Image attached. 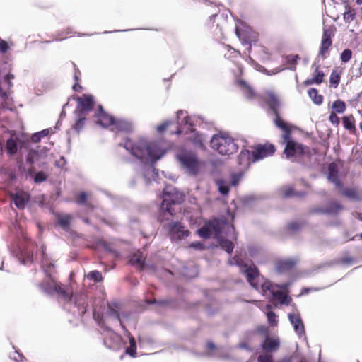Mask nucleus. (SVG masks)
<instances>
[{
  "label": "nucleus",
  "instance_id": "a18cd8bd",
  "mask_svg": "<svg viewBox=\"0 0 362 362\" xmlns=\"http://www.w3.org/2000/svg\"><path fill=\"white\" fill-rule=\"evenodd\" d=\"M244 173L245 172L240 170L238 173H233L231 175V184L234 186L237 185L240 179L243 177Z\"/></svg>",
  "mask_w": 362,
  "mask_h": 362
},
{
  "label": "nucleus",
  "instance_id": "e2e57ef3",
  "mask_svg": "<svg viewBox=\"0 0 362 362\" xmlns=\"http://www.w3.org/2000/svg\"><path fill=\"white\" fill-rule=\"evenodd\" d=\"M341 262L343 264H350L354 262V259L352 257H344L341 258Z\"/></svg>",
  "mask_w": 362,
  "mask_h": 362
},
{
  "label": "nucleus",
  "instance_id": "de8ad7c7",
  "mask_svg": "<svg viewBox=\"0 0 362 362\" xmlns=\"http://www.w3.org/2000/svg\"><path fill=\"white\" fill-rule=\"evenodd\" d=\"M351 57H352L351 50L349 49H346L341 52V54L340 55V59L343 62L346 63L351 59Z\"/></svg>",
  "mask_w": 362,
  "mask_h": 362
},
{
  "label": "nucleus",
  "instance_id": "58836bf2",
  "mask_svg": "<svg viewBox=\"0 0 362 362\" xmlns=\"http://www.w3.org/2000/svg\"><path fill=\"white\" fill-rule=\"evenodd\" d=\"M130 346L127 348L125 353L132 357H135L136 355V344L133 337L129 338Z\"/></svg>",
  "mask_w": 362,
  "mask_h": 362
},
{
  "label": "nucleus",
  "instance_id": "393cba45",
  "mask_svg": "<svg viewBox=\"0 0 362 362\" xmlns=\"http://www.w3.org/2000/svg\"><path fill=\"white\" fill-rule=\"evenodd\" d=\"M75 122L71 125V129L74 131L76 133L79 132L84 128L88 115H83V113H78L74 112Z\"/></svg>",
  "mask_w": 362,
  "mask_h": 362
},
{
  "label": "nucleus",
  "instance_id": "bf43d9fd",
  "mask_svg": "<svg viewBox=\"0 0 362 362\" xmlns=\"http://www.w3.org/2000/svg\"><path fill=\"white\" fill-rule=\"evenodd\" d=\"M170 124V122L166 121L157 127V131L159 133H162L166 130V129L168 127V126Z\"/></svg>",
  "mask_w": 362,
  "mask_h": 362
},
{
  "label": "nucleus",
  "instance_id": "3c124183",
  "mask_svg": "<svg viewBox=\"0 0 362 362\" xmlns=\"http://www.w3.org/2000/svg\"><path fill=\"white\" fill-rule=\"evenodd\" d=\"M88 194L85 192H82L78 194L76 199V202L78 204L82 205L87 202Z\"/></svg>",
  "mask_w": 362,
  "mask_h": 362
},
{
  "label": "nucleus",
  "instance_id": "5701e85b",
  "mask_svg": "<svg viewBox=\"0 0 362 362\" xmlns=\"http://www.w3.org/2000/svg\"><path fill=\"white\" fill-rule=\"evenodd\" d=\"M313 76V78H308L303 82L305 86H310L314 83L320 84L323 82L325 74L320 69V65L315 66Z\"/></svg>",
  "mask_w": 362,
  "mask_h": 362
},
{
  "label": "nucleus",
  "instance_id": "473e14b6",
  "mask_svg": "<svg viewBox=\"0 0 362 362\" xmlns=\"http://www.w3.org/2000/svg\"><path fill=\"white\" fill-rule=\"evenodd\" d=\"M193 134L188 138V140L192 142L195 146L199 148H204V139L202 134L195 132L194 129H192L191 130Z\"/></svg>",
  "mask_w": 362,
  "mask_h": 362
},
{
  "label": "nucleus",
  "instance_id": "37998d69",
  "mask_svg": "<svg viewBox=\"0 0 362 362\" xmlns=\"http://www.w3.org/2000/svg\"><path fill=\"white\" fill-rule=\"evenodd\" d=\"M268 322L271 326L275 327L278 325V316L273 311H269L267 314Z\"/></svg>",
  "mask_w": 362,
  "mask_h": 362
},
{
  "label": "nucleus",
  "instance_id": "2f4dec72",
  "mask_svg": "<svg viewBox=\"0 0 362 362\" xmlns=\"http://www.w3.org/2000/svg\"><path fill=\"white\" fill-rule=\"evenodd\" d=\"M344 127L351 132L355 133L356 131L355 126V119L352 115L344 116L342 117Z\"/></svg>",
  "mask_w": 362,
  "mask_h": 362
},
{
  "label": "nucleus",
  "instance_id": "09e8293b",
  "mask_svg": "<svg viewBox=\"0 0 362 362\" xmlns=\"http://www.w3.org/2000/svg\"><path fill=\"white\" fill-rule=\"evenodd\" d=\"M47 179V175L43 171L37 173L34 177V181L36 183H41Z\"/></svg>",
  "mask_w": 362,
  "mask_h": 362
},
{
  "label": "nucleus",
  "instance_id": "6ab92c4d",
  "mask_svg": "<svg viewBox=\"0 0 362 362\" xmlns=\"http://www.w3.org/2000/svg\"><path fill=\"white\" fill-rule=\"evenodd\" d=\"M288 319L293 326L295 332L298 335H302L305 333L303 322L298 313L288 314Z\"/></svg>",
  "mask_w": 362,
  "mask_h": 362
},
{
  "label": "nucleus",
  "instance_id": "4d7b16f0",
  "mask_svg": "<svg viewBox=\"0 0 362 362\" xmlns=\"http://www.w3.org/2000/svg\"><path fill=\"white\" fill-rule=\"evenodd\" d=\"M108 308H109V315L115 317L119 322H121L120 315H119V312L117 310L112 308L110 305H108Z\"/></svg>",
  "mask_w": 362,
  "mask_h": 362
},
{
  "label": "nucleus",
  "instance_id": "7c9ffc66",
  "mask_svg": "<svg viewBox=\"0 0 362 362\" xmlns=\"http://www.w3.org/2000/svg\"><path fill=\"white\" fill-rule=\"evenodd\" d=\"M236 85L243 90L247 98H252L255 95V93L252 87L244 80H237Z\"/></svg>",
  "mask_w": 362,
  "mask_h": 362
},
{
  "label": "nucleus",
  "instance_id": "4c0bfd02",
  "mask_svg": "<svg viewBox=\"0 0 362 362\" xmlns=\"http://www.w3.org/2000/svg\"><path fill=\"white\" fill-rule=\"evenodd\" d=\"M220 246L222 249L226 251L228 253H231L234 249V244L232 241L221 238L218 241Z\"/></svg>",
  "mask_w": 362,
  "mask_h": 362
},
{
  "label": "nucleus",
  "instance_id": "cd10ccee",
  "mask_svg": "<svg viewBox=\"0 0 362 362\" xmlns=\"http://www.w3.org/2000/svg\"><path fill=\"white\" fill-rule=\"evenodd\" d=\"M54 293L59 294L61 296V298L66 302H69L71 300V291L60 283H59L58 285L57 286Z\"/></svg>",
  "mask_w": 362,
  "mask_h": 362
},
{
  "label": "nucleus",
  "instance_id": "c756f323",
  "mask_svg": "<svg viewBox=\"0 0 362 362\" xmlns=\"http://www.w3.org/2000/svg\"><path fill=\"white\" fill-rule=\"evenodd\" d=\"M281 195L285 197H303L305 195V192H296L292 186H285L281 189Z\"/></svg>",
  "mask_w": 362,
  "mask_h": 362
},
{
  "label": "nucleus",
  "instance_id": "20e7f679",
  "mask_svg": "<svg viewBox=\"0 0 362 362\" xmlns=\"http://www.w3.org/2000/svg\"><path fill=\"white\" fill-rule=\"evenodd\" d=\"M261 289L262 294L269 298L273 303L278 302L286 305H288L290 303L291 298L288 295L279 290L278 285L273 284L269 281H264L262 283Z\"/></svg>",
  "mask_w": 362,
  "mask_h": 362
},
{
  "label": "nucleus",
  "instance_id": "864d4df0",
  "mask_svg": "<svg viewBox=\"0 0 362 362\" xmlns=\"http://www.w3.org/2000/svg\"><path fill=\"white\" fill-rule=\"evenodd\" d=\"M329 120L332 124L335 125L336 127H337L340 123V119L339 117L337 115V113L334 112H332L330 113Z\"/></svg>",
  "mask_w": 362,
  "mask_h": 362
},
{
  "label": "nucleus",
  "instance_id": "5fc2aeb1",
  "mask_svg": "<svg viewBox=\"0 0 362 362\" xmlns=\"http://www.w3.org/2000/svg\"><path fill=\"white\" fill-rule=\"evenodd\" d=\"M257 361L258 362H274L272 355L268 354L259 355L257 357Z\"/></svg>",
  "mask_w": 362,
  "mask_h": 362
},
{
  "label": "nucleus",
  "instance_id": "ea45409f",
  "mask_svg": "<svg viewBox=\"0 0 362 362\" xmlns=\"http://www.w3.org/2000/svg\"><path fill=\"white\" fill-rule=\"evenodd\" d=\"M356 14V11L354 8L350 6H346V11L344 13V20L349 23L355 18Z\"/></svg>",
  "mask_w": 362,
  "mask_h": 362
},
{
  "label": "nucleus",
  "instance_id": "f3484780",
  "mask_svg": "<svg viewBox=\"0 0 362 362\" xmlns=\"http://www.w3.org/2000/svg\"><path fill=\"white\" fill-rule=\"evenodd\" d=\"M58 282L51 274L47 275V279L43 280L39 284V287L42 291L47 294H53L56 290Z\"/></svg>",
  "mask_w": 362,
  "mask_h": 362
},
{
  "label": "nucleus",
  "instance_id": "ddd939ff",
  "mask_svg": "<svg viewBox=\"0 0 362 362\" xmlns=\"http://www.w3.org/2000/svg\"><path fill=\"white\" fill-rule=\"evenodd\" d=\"M235 34L243 44L250 45L257 40L258 34L250 28H235Z\"/></svg>",
  "mask_w": 362,
  "mask_h": 362
},
{
  "label": "nucleus",
  "instance_id": "603ef678",
  "mask_svg": "<svg viewBox=\"0 0 362 362\" xmlns=\"http://www.w3.org/2000/svg\"><path fill=\"white\" fill-rule=\"evenodd\" d=\"M310 214H327L326 206H314L309 211Z\"/></svg>",
  "mask_w": 362,
  "mask_h": 362
},
{
  "label": "nucleus",
  "instance_id": "423d86ee",
  "mask_svg": "<svg viewBox=\"0 0 362 362\" xmlns=\"http://www.w3.org/2000/svg\"><path fill=\"white\" fill-rule=\"evenodd\" d=\"M221 233V223L218 219H213L197 230V234L204 239L211 237L218 238Z\"/></svg>",
  "mask_w": 362,
  "mask_h": 362
},
{
  "label": "nucleus",
  "instance_id": "e433bc0d",
  "mask_svg": "<svg viewBox=\"0 0 362 362\" xmlns=\"http://www.w3.org/2000/svg\"><path fill=\"white\" fill-rule=\"evenodd\" d=\"M6 150L9 155L15 154L18 151L17 141L13 138H10L6 141Z\"/></svg>",
  "mask_w": 362,
  "mask_h": 362
},
{
  "label": "nucleus",
  "instance_id": "6e6552de",
  "mask_svg": "<svg viewBox=\"0 0 362 362\" xmlns=\"http://www.w3.org/2000/svg\"><path fill=\"white\" fill-rule=\"evenodd\" d=\"M177 159L191 173L196 175L200 168V162L197 156L191 152H183L177 155Z\"/></svg>",
  "mask_w": 362,
  "mask_h": 362
},
{
  "label": "nucleus",
  "instance_id": "a878e982",
  "mask_svg": "<svg viewBox=\"0 0 362 362\" xmlns=\"http://www.w3.org/2000/svg\"><path fill=\"white\" fill-rule=\"evenodd\" d=\"M111 127L112 130L115 132H129L132 129V126L129 122L122 119H116L115 118Z\"/></svg>",
  "mask_w": 362,
  "mask_h": 362
},
{
  "label": "nucleus",
  "instance_id": "4be33fe9",
  "mask_svg": "<svg viewBox=\"0 0 362 362\" xmlns=\"http://www.w3.org/2000/svg\"><path fill=\"white\" fill-rule=\"evenodd\" d=\"M327 178L329 181L333 182L337 188H341L342 184L338 176V167L335 163H331L328 167Z\"/></svg>",
  "mask_w": 362,
  "mask_h": 362
},
{
  "label": "nucleus",
  "instance_id": "bb28decb",
  "mask_svg": "<svg viewBox=\"0 0 362 362\" xmlns=\"http://www.w3.org/2000/svg\"><path fill=\"white\" fill-rule=\"evenodd\" d=\"M344 209V206L339 202H330L326 206L327 215L336 216Z\"/></svg>",
  "mask_w": 362,
  "mask_h": 362
},
{
  "label": "nucleus",
  "instance_id": "dca6fc26",
  "mask_svg": "<svg viewBox=\"0 0 362 362\" xmlns=\"http://www.w3.org/2000/svg\"><path fill=\"white\" fill-rule=\"evenodd\" d=\"M255 161L253 160V153L249 150H242L238 156L239 170L243 172L247 170L251 163Z\"/></svg>",
  "mask_w": 362,
  "mask_h": 362
},
{
  "label": "nucleus",
  "instance_id": "6e6d98bb",
  "mask_svg": "<svg viewBox=\"0 0 362 362\" xmlns=\"http://www.w3.org/2000/svg\"><path fill=\"white\" fill-rule=\"evenodd\" d=\"M287 228L288 230L294 232L299 230L301 228V224L298 222L293 221L288 223Z\"/></svg>",
  "mask_w": 362,
  "mask_h": 362
},
{
  "label": "nucleus",
  "instance_id": "7ed1b4c3",
  "mask_svg": "<svg viewBox=\"0 0 362 362\" xmlns=\"http://www.w3.org/2000/svg\"><path fill=\"white\" fill-rule=\"evenodd\" d=\"M211 148L221 155H230L238 151L234 139L226 135H215L211 140Z\"/></svg>",
  "mask_w": 362,
  "mask_h": 362
},
{
  "label": "nucleus",
  "instance_id": "c85d7f7f",
  "mask_svg": "<svg viewBox=\"0 0 362 362\" xmlns=\"http://www.w3.org/2000/svg\"><path fill=\"white\" fill-rule=\"evenodd\" d=\"M25 196L26 194L23 193H16L11 194L12 201L18 209H23L25 208L26 202L28 201V199H26Z\"/></svg>",
  "mask_w": 362,
  "mask_h": 362
},
{
  "label": "nucleus",
  "instance_id": "774afa93",
  "mask_svg": "<svg viewBox=\"0 0 362 362\" xmlns=\"http://www.w3.org/2000/svg\"><path fill=\"white\" fill-rule=\"evenodd\" d=\"M87 303H83L81 305H78V310L83 315L86 312Z\"/></svg>",
  "mask_w": 362,
  "mask_h": 362
},
{
  "label": "nucleus",
  "instance_id": "72a5a7b5",
  "mask_svg": "<svg viewBox=\"0 0 362 362\" xmlns=\"http://www.w3.org/2000/svg\"><path fill=\"white\" fill-rule=\"evenodd\" d=\"M342 71L339 69V68H334L329 77V83L334 88H337L340 82L341 74Z\"/></svg>",
  "mask_w": 362,
  "mask_h": 362
},
{
  "label": "nucleus",
  "instance_id": "13d9d810",
  "mask_svg": "<svg viewBox=\"0 0 362 362\" xmlns=\"http://www.w3.org/2000/svg\"><path fill=\"white\" fill-rule=\"evenodd\" d=\"M256 332L262 335L269 336V329L265 325H259L256 328Z\"/></svg>",
  "mask_w": 362,
  "mask_h": 362
},
{
  "label": "nucleus",
  "instance_id": "412c9836",
  "mask_svg": "<svg viewBox=\"0 0 362 362\" xmlns=\"http://www.w3.org/2000/svg\"><path fill=\"white\" fill-rule=\"evenodd\" d=\"M279 346L280 341L279 339L269 336H267L262 344V348L266 352H274L279 349Z\"/></svg>",
  "mask_w": 362,
  "mask_h": 362
},
{
  "label": "nucleus",
  "instance_id": "9d476101",
  "mask_svg": "<svg viewBox=\"0 0 362 362\" xmlns=\"http://www.w3.org/2000/svg\"><path fill=\"white\" fill-rule=\"evenodd\" d=\"M76 108L74 112L78 113H83L88 115V112L92 110L94 107V98L91 95L83 94L76 99Z\"/></svg>",
  "mask_w": 362,
  "mask_h": 362
},
{
  "label": "nucleus",
  "instance_id": "a19ab883",
  "mask_svg": "<svg viewBox=\"0 0 362 362\" xmlns=\"http://www.w3.org/2000/svg\"><path fill=\"white\" fill-rule=\"evenodd\" d=\"M342 195L347 197L351 199H355L357 197V191L354 188H343V186L339 188Z\"/></svg>",
  "mask_w": 362,
  "mask_h": 362
},
{
  "label": "nucleus",
  "instance_id": "1a4fd4ad",
  "mask_svg": "<svg viewBox=\"0 0 362 362\" xmlns=\"http://www.w3.org/2000/svg\"><path fill=\"white\" fill-rule=\"evenodd\" d=\"M184 198L185 197L182 193L165 194L160 206V210L173 216L175 210L172 208V205L182 203L184 201Z\"/></svg>",
  "mask_w": 362,
  "mask_h": 362
},
{
  "label": "nucleus",
  "instance_id": "b1692460",
  "mask_svg": "<svg viewBox=\"0 0 362 362\" xmlns=\"http://www.w3.org/2000/svg\"><path fill=\"white\" fill-rule=\"evenodd\" d=\"M57 225L63 230L68 231L70 228L72 216L67 214H57L55 215Z\"/></svg>",
  "mask_w": 362,
  "mask_h": 362
},
{
  "label": "nucleus",
  "instance_id": "680f3d73",
  "mask_svg": "<svg viewBox=\"0 0 362 362\" xmlns=\"http://www.w3.org/2000/svg\"><path fill=\"white\" fill-rule=\"evenodd\" d=\"M8 49V44L6 41L1 40L0 42V51L3 53H6Z\"/></svg>",
  "mask_w": 362,
  "mask_h": 362
},
{
  "label": "nucleus",
  "instance_id": "052dcab7",
  "mask_svg": "<svg viewBox=\"0 0 362 362\" xmlns=\"http://www.w3.org/2000/svg\"><path fill=\"white\" fill-rule=\"evenodd\" d=\"M190 247L194 248L196 250H202L205 248V246L203 243L200 242H194L190 244Z\"/></svg>",
  "mask_w": 362,
  "mask_h": 362
},
{
  "label": "nucleus",
  "instance_id": "49530a36",
  "mask_svg": "<svg viewBox=\"0 0 362 362\" xmlns=\"http://www.w3.org/2000/svg\"><path fill=\"white\" fill-rule=\"evenodd\" d=\"M300 59L298 54H291L287 56V63L293 65V67L291 68L292 70H296V66L298 63V60Z\"/></svg>",
  "mask_w": 362,
  "mask_h": 362
},
{
  "label": "nucleus",
  "instance_id": "aec40b11",
  "mask_svg": "<svg viewBox=\"0 0 362 362\" xmlns=\"http://www.w3.org/2000/svg\"><path fill=\"white\" fill-rule=\"evenodd\" d=\"M274 124L275 125L281 129L284 134H282V139H288L289 136L291 135V126L284 122L279 116V112H277V115H274Z\"/></svg>",
  "mask_w": 362,
  "mask_h": 362
},
{
  "label": "nucleus",
  "instance_id": "9b49d317",
  "mask_svg": "<svg viewBox=\"0 0 362 362\" xmlns=\"http://www.w3.org/2000/svg\"><path fill=\"white\" fill-rule=\"evenodd\" d=\"M168 233L172 240H179L188 237L190 234L189 230L185 228V226L180 222H171L168 226Z\"/></svg>",
  "mask_w": 362,
  "mask_h": 362
},
{
  "label": "nucleus",
  "instance_id": "69168bd1",
  "mask_svg": "<svg viewBox=\"0 0 362 362\" xmlns=\"http://www.w3.org/2000/svg\"><path fill=\"white\" fill-rule=\"evenodd\" d=\"M93 318L98 322H100L102 320V316L95 312V310L93 313Z\"/></svg>",
  "mask_w": 362,
  "mask_h": 362
},
{
  "label": "nucleus",
  "instance_id": "2eb2a0df",
  "mask_svg": "<svg viewBox=\"0 0 362 362\" xmlns=\"http://www.w3.org/2000/svg\"><path fill=\"white\" fill-rule=\"evenodd\" d=\"M95 122L103 127H111L114 122L115 117L106 112L101 105H98L95 113Z\"/></svg>",
  "mask_w": 362,
  "mask_h": 362
},
{
  "label": "nucleus",
  "instance_id": "f704fd0d",
  "mask_svg": "<svg viewBox=\"0 0 362 362\" xmlns=\"http://www.w3.org/2000/svg\"><path fill=\"white\" fill-rule=\"evenodd\" d=\"M266 103L272 110L274 115H277L279 102L278 98L273 94H270L266 99Z\"/></svg>",
  "mask_w": 362,
  "mask_h": 362
},
{
  "label": "nucleus",
  "instance_id": "c9c22d12",
  "mask_svg": "<svg viewBox=\"0 0 362 362\" xmlns=\"http://www.w3.org/2000/svg\"><path fill=\"white\" fill-rule=\"evenodd\" d=\"M308 93L313 101L317 104L320 105L323 101L322 95L318 93V90L316 88H310L308 90Z\"/></svg>",
  "mask_w": 362,
  "mask_h": 362
},
{
  "label": "nucleus",
  "instance_id": "79ce46f5",
  "mask_svg": "<svg viewBox=\"0 0 362 362\" xmlns=\"http://www.w3.org/2000/svg\"><path fill=\"white\" fill-rule=\"evenodd\" d=\"M332 107L335 110L336 113H343L346 110L345 103L341 100L334 101Z\"/></svg>",
  "mask_w": 362,
  "mask_h": 362
},
{
  "label": "nucleus",
  "instance_id": "4468645a",
  "mask_svg": "<svg viewBox=\"0 0 362 362\" xmlns=\"http://www.w3.org/2000/svg\"><path fill=\"white\" fill-rule=\"evenodd\" d=\"M297 264L294 259H281L274 262V270L278 274H285L292 272Z\"/></svg>",
  "mask_w": 362,
  "mask_h": 362
},
{
  "label": "nucleus",
  "instance_id": "8fccbe9b",
  "mask_svg": "<svg viewBox=\"0 0 362 362\" xmlns=\"http://www.w3.org/2000/svg\"><path fill=\"white\" fill-rule=\"evenodd\" d=\"M102 245L106 251L112 253L114 256H115V257L119 256V252L117 250H116L115 249H114L113 247H112V246L110 243H108L107 242H103L102 243Z\"/></svg>",
  "mask_w": 362,
  "mask_h": 362
},
{
  "label": "nucleus",
  "instance_id": "338daca9",
  "mask_svg": "<svg viewBox=\"0 0 362 362\" xmlns=\"http://www.w3.org/2000/svg\"><path fill=\"white\" fill-rule=\"evenodd\" d=\"M41 136L40 134H39V133H35L32 136V140L34 141V142H39L41 139Z\"/></svg>",
  "mask_w": 362,
  "mask_h": 362
},
{
  "label": "nucleus",
  "instance_id": "f03ea898",
  "mask_svg": "<svg viewBox=\"0 0 362 362\" xmlns=\"http://www.w3.org/2000/svg\"><path fill=\"white\" fill-rule=\"evenodd\" d=\"M230 265L235 264L239 267L241 272L246 275L249 284L255 289L259 288V272L255 266H248L239 256L235 255L229 259Z\"/></svg>",
  "mask_w": 362,
  "mask_h": 362
},
{
  "label": "nucleus",
  "instance_id": "0e129e2a",
  "mask_svg": "<svg viewBox=\"0 0 362 362\" xmlns=\"http://www.w3.org/2000/svg\"><path fill=\"white\" fill-rule=\"evenodd\" d=\"M219 192L223 195H226L229 192V187L226 185H220L218 187Z\"/></svg>",
  "mask_w": 362,
  "mask_h": 362
},
{
  "label": "nucleus",
  "instance_id": "f8f14e48",
  "mask_svg": "<svg viewBox=\"0 0 362 362\" xmlns=\"http://www.w3.org/2000/svg\"><path fill=\"white\" fill-rule=\"evenodd\" d=\"M275 146L271 144H258L255 147L253 160H259L267 156H272L275 152Z\"/></svg>",
  "mask_w": 362,
  "mask_h": 362
},
{
  "label": "nucleus",
  "instance_id": "0eeeda50",
  "mask_svg": "<svg viewBox=\"0 0 362 362\" xmlns=\"http://www.w3.org/2000/svg\"><path fill=\"white\" fill-rule=\"evenodd\" d=\"M283 140L284 142L286 143L284 153L287 158L302 156L308 151V147L305 146L293 141L291 139V135L289 136L288 139Z\"/></svg>",
  "mask_w": 362,
  "mask_h": 362
},
{
  "label": "nucleus",
  "instance_id": "f257e3e1",
  "mask_svg": "<svg viewBox=\"0 0 362 362\" xmlns=\"http://www.w3.org/2000/svg\"><path fill=\"white\" fill-rule=\"evenodd\" d=\"M123 146L133 156L139 160L150 158L153 161H156L165 153L157 143L149 142L144 138L136 140L126 139Z\"/></svg>",
  "mask_w": 362,
  "mask_h": 362
},
{
  "label": "nucleus",
  "instance_id": "39448f33",
  "mask_svg": "<svg viewBox=\"0 0 362 362\" xmlns=\"http://www.w3.org/2000/svg\"><path fill=\"white\" fill-rule=\"evenodd\" d=\"M335 30L336 28L332 26L323 29L319 51L316 57L317 61H324L329 57Z\"/></svg>",
  "mask_w": 362,
  "mask_h": 362
},
{
  "label": "nucleus",
  "instance_id": "c03bdc74",
  "mask_svg": "<svg viewBox=\"0 0 362 362\" xmlns=\"http://www.w3.org/2000/svg\"><path fill=\"white\" fill-rule=\"evenodd\" d=\"M88 279L93 280L94 282L98 283L103 281L102 274L98 271H91L87 276Z\"/></svg>",
  "mask_w": 362,
  "mask_h": 362
},
{
  "label": "nucleus",
  "instance_id": "a211bd4d",
  "mask_svg": "<svg viewBox=\"0 0 362 362\" xmlns=\"http://www.w3.org/2000/svg\"><path fill=\"white\" fill-rule=\"evenodd\" d=\"M146 257L140 250L132 253L129 256V263L139 270H143L145 266Z\"/></svg>",
  "mask_w": 362,
  "mask_h": 362
}]
</instances>
